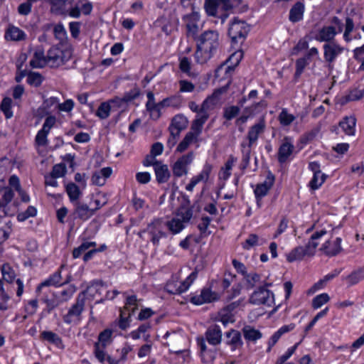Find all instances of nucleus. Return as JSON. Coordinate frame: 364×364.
<instances>
[{
  "mask_svg": "<svg viewBox=\"0 0 364 364\" xmlns=\"http://www.w3.org/2000/svg\"><path fill=\"white\" fill-rule=\"evenodd\" d=\"M85 304V294L82 292L78 294L76 302L69 309L68 314L63 316V321L66 323H71L80 320V316L84 310Z\"/></svg>",
  "mask_w": 364,
  "mask_h": 364,
  "instance_id": "9",
  "label": "nucleus"
},
{
  "mask_svg": "<svg viewBox=\"0 0 364 364\" xmlns=\"http://www.w3.org/2000/svg\"><path fill=\"white\" fill-rule=\"evenodd\" d=\"M250 31V25L238 17H235L229 25L228 34L232 43L241 44L245 41Z\"/></svg>",
  "mask_w": 364,
  "mask_h": 364,
  "instance_id": "3",
  "label": "nucleus"
},
{
  "mask_svg": "<svg viewBox=\"0 0 364 364\" xmlns=\"http://www.w3.org/2000/svg\"><path fill=\"white\" fill-rule=\"evenodd\" d=\"M1 272L4 280L9 283L13 282L16 278L14 270L7 264H5L2 266Z\"/></svg>",
  "mask_w": 364,
  "mask_h": 364,
  "instance_id": "53",
  "label": "nucleus"
},
{
  "mask_svg": "<svg viewBox=\"0 0 364 364\" xmlns=\"http://www.w3.org/2000/svg\"><path fill=\"white\" fill-rule=\"evenodd\" d=\"M65 190L71 202L77 201L80 198L81 192L79 187L75 183H68Z\"/></svg>",
  "mask_w": 364,
  "mask_h": 364,
  "instance_id": "44",
  "label": "nucleus"
},
{
  "mask_svg": "<svg viewBox=\"0 0 364 364\" xmlns=\"http://www.w3.org/2000/svg\"><path fill=\"white\" fill-rule=\"evenodd\" d=\"M148 101L146 104V109L150 114V117L153 119H158L159 118V105L154 102V95L153 92H149L147 93Z\"/></svg>",
  "mask_w": 364,
  "mask_h": 364,
  "instance_id": "31",
  "label": "nucleus"
},
{
  "mask_svg": "<svg viewBox=\"0 0 364 364\" xmlns=\"http://www.w3.org/2000/svg\"><path fill=\"white\" fill-rule=\"evenodd\" d=\"M309 65V62H306L305 59L301 58L296 60V71L294 73V78L297 80L300 77L301 75L304 72L305 68Z\"/></svg>",
  "mask_w": 364,
  "mask_h": 364,
  "instance_id": "63",
  "label": "nucleus"
},
{
  "mask_svg": "<svg viewBox=\"0 0 364 364\" xmlns=\"http://www.w3.org/2000/svg\"><path fill=\"white\" fill-rule=\"evenodd\" d=\"M220 46L219 33L217 31H204L197 39V50L195 58L197 63L203 64L215 54Z\"/></svg>",
  "mask_w": 364,
  "mask_h": 364,
  "instance_id": "1",
  "label": "nucleus"
},
{
  "mask_svg": "<svg viewBox=\"0 0 364 364\" xmlns=\"http://www.w3.org/2000/svg\"><path fill=\"white\" fill-rule=\"evenodd\" d=\"M225 344L229 346L232 351L241 348L243 346L242 336L240 331L230 329L225 333Z\"/></svg>",
  "mask_w": 364,
  "mask_h": 364,
  "instance_id": "20",
  "label": "nucleus"
},
{
  "mask_svg": "<svg viewBox=\"0 0 364 364\" xmlns=\"http://www.w3.org/2000/svg\"><path fill=\"white\" fill-rule=\"evenodd\" d=\"M181 335L175 331H166L163 336V339L166 341L164 342L163 345L168 347H174L179 341H181Z\"/></svg>",
  "mask_w": 364,
  "mask_h": 364,
  "instance_id": "37",
  "label": "nucleus"
},
{
  "mask_svg": "<svg viewBox=\"0 0 364 364\" xmlns=\"http://www.w3.org/2000/svg\"><path fill=\"white\" fill-rule=\"evenodd\" d=\"M353 58L360 63L359 70L364 71V44L353 50Z\"/></svg>",
  "mask_w": 364,
  "mask_h": 364,
  "instance_id": "61",
  "label": "nucleus"
},
{
  "mask_svg": "<svg viewBox=\"0 0 364 364\" xmlns=\"http://www.w3.org/2000/svg\"><path fill=\"white\" fill-rule=\"evenodd\" d=\"M140 94L139 89L134 88L130 91L126 92L122 98L116 97L111 101V103L116 105L117 106H122L124 104L129 102L133 100L136 99Z\"/></svg>",
  "mask_w": 364,
  "mask_h": 364,
  "instance_id": "32",
  "label": "nucleus"
},
{
  "mask_svg": "<svg viewBox=\"0 0 364 364\" xmlns=\"http://www.w3.org/2000/svg\"><path fill=\"white\" fill-rule=\"evenodd\" d=\"M364 279V267H360L348 275L345 279L349 284L353 286L358 284L359 282Z\"/></svg>",
  "mask_w": 364,
  "mask_h": 364,
  "instance_id": "39",
  "label": "nucleus"
},
{
  "mask_svg": "<svg viewBox=\"0 0 364 364\" xmlns=\"http://www.w3.org/2000/svg\"><path fill=\"white\" fill-rule=\"evenodd\" d=\"M326 233L327 232L325 230H321L314 232L305 246L296 247L287 255V260L289 262H293L294 261L301 260L305 256H314L319 245L318 240Z\"/></svg>",
  "mask_w": 364,
  "mask_h": 364,
  "instance_id": "2",
  "label": "nucleus"
},
{
  "mask_svg": "<svg viewBox=\"0 0 364 364\" xmlns=\"http://www.w3.org/2000/svg\"><path fill=\"white\" fill-rule=\"evenodd\" d=\"M211 220V218L208 216L202 217L200 223L198 225V228L200 230L201 237H205L210 234V232L208 231V228Z\"/></svg>",
  "mask_w": 364,
  "mask_h": 364,
  "instance_id": "54",
  "label": "nucleus"
},
{
  "mask_svg": "<svg viewBox=\"0 0 364 364\" xmlns=\"http://www.w3.org/2000/svg\"><path fill=\"white\" fill-rule=\"evenodd\" d=\"M112 330L105 329L99 334L98 342L95 343V355L101 363L105 362L106 353L104 349L112 343Z\"/></svg>",
  "mask_w": 364,
  "mask_h": 364,
  "instance_id": "10",
  "label": "nucleus"
},
{
  "mask_svg": "<svg viewBox=\"0 0 364 364\" xmlns=\"http://www.w3.org/2000/svg\"><path fill=\"white\" fill-rule=\"evenodd\" d=\"M6 37L9 38L11 41H17L25 39L26 34L20 28L15 26H11L7 30Z\"/></svg>",
  "mask_w": 364,
  "mask_h": 364,
  "instance_id": "42",
  "label": "nucleus"
},
{
  "mask_svg": "<svg viewBox=\"0 0 364 364\" xmlns=\"http://www.w3.org/2000/svg\"><path fill=\"white\" fill-rule=\"evenodd\" d=\"M159 225V221H155L153 223L148 225L146 232L151 235V240L154 244L159 242L158 234L159 233V230L158 229V226Z\"/></svg>",
  "mask_w": 364,
  "mask_h": 364,
  "instance_id": "58",
  "label": "nucleus"
},
{
  "mask_svg": "<svg viewBox=\"0 0 364 364\" xmlns=\"http://www.w3.org/2000/svg\"><path fill=\"white\" fill-rule=\"evenodd\" d=\"M41 338L59 347L62 346L61 338L53 331H44L41 334Z\"/></svg>",
  "mask_w": 364,
  "mask_h": 364,
  "instance_id": "40",
  "label": "nucleus"
},
{
  "mask_svg": "<svg viewBox=\"0 0 364 364\" xmlns=\"http://www.w3.org/2000/svg\"><path fill=\"white\" fill-rule=\"evenodd\" d=\"M48 65L46 55L42 48H38L35 50L33 58L30 61V65L33 68H43Z\"/></svg>",
  "mask_w": 364,
  "mask_h": 364,
  "instance_id": "27",
  "label": "nucleus"
},
{
  "mask_svg": "<svg viewBox=\"0 0 364 364\" xmlns=\"http://www.w3.org/2000/svg\"><path fill=\"white\" fill-rule=\"evenodd\" d=\"M354 22L351 17L347 16L345 19V30L343 33V39L346 42H350L352 38L350 37V33L354 30Z\"/></svg>",
  "mask_w": 364,
  "mask_h": 364,
  "instance_id": "47",
  "label": "nucleus"
},
{
  "mask_svg": "<svg viewBox=\"0 0 364 364\" xmlns=\"http://www.w3.org/2000/svg\"><path fill=\"white\" fill-rule=\"evenodd\" d=\"M193 209L192 208L181 207L178 209L177 216L179 217L183 223H189L193 217Z\"/></svg>",
  "mask_w": 364,
  "mask_h": 364,
  "instance_id": "51",
  "label": "nucleus"
},
{
  "mask_svg": "<svg viewBox=\"0 0 364 364\" xmlns=\"http://www.w3.org/2000/svg\"><path fill=\"white\" fill-rule=\"evenodd\" d=\"M188 124V120L186 117L181 114L176 115L173 119L171 126L169 127L170 134L172 136V139H169L168 144L170 146L175 144L176 139L179 136L180 132L186 129Z\"/></svg>",
  "mask_w": 364,
  "mask_h": 364,
  "instance_id": "13",
  "label": "nucleus"
},
{
  "mask_svg": "<svg viewBox=\"0 0 364 364\" xmlns=\"http://www.w3.org/2000/svg\"><path fill=\"white\" fill-rule=\"evenodd\" d=\"M327 176L323 173H314L309 182V186L312 190L318 189L324 183Z\"/></svg>",
  "mask_w": 364,
  "mask_h": 364,
  "instance_id": "46",
  "label": "nucleus"
},
{
  "mask_svg": "<svg viewBox=\"0 0 364 364\" xmlns=\"http://www.w3.org/2000/svg\"><path fill=\"white\" fill-rule=\"evenodd\" d=\"M18 210V202L14 199V192L11 188H4L0 193V212L4 216H14Z\"/></svg>",
  "mask_w": 364,
  "mask_h": 364,
  "instance_id": "4",
  "label": "nucleus"
},
{
  "mask_svg": "<svg viewBox=\"0 0 364 364\" xmlns=\"http://www.w3.org/2000/svg\"><path fill=\"white\" fill-rule=\"evenodd\" d=\"M111 106L109 102H102L98 107L96 115L102 119H107L109 116Z\"/></svg>",
  "mask_w": 364,
  "mask_h": 364,
  "instance_id": "60",
  "label": "nucleus"
},
{
  "mask_svg": "<svg viewBox=\"0 0 364 364\" xmlns=\"http://www.w3.org/2000/svg\"><path fill=\"white\" fill-rule=\"evenodd\" d=\"M218 299V294L210 289H203L200 295H196L191 298V303L196 305H201L204 303H210Z\"/></svg>",
  "mask_w": 364,
  "mask_h": 364,
  "instance_id": "24",
  "label": "nucleus"
},
{
  "mask_svg": "<svg viewBox=\"0 0 364 364\" xmlns=\"http://www.w3.org/2000/svg\"><path fill=\"white\" fill-rule=\"evenodd\" d=\"M53 33L55 38L60 42L64 41L67 38V33L63 24L58 23L54 26Z\"/></svg>",
  "mask_w": 364,
  "mask_h": 364,
  "instance_id": "62",
  "label": "nucleus"
},
{
  "mask_svg": "<svg viewBox=\"0 0 364 364\" xmlns=\"http://www.w3.org/2000/svg\"><path fill=\"white\" fill-rule=\"evenodd\" d=\"M204 8L209 16H216L219 13L218 0H205Z\"/></svg>",
  "mask_w": 364,
  "mask_h": 364,
  "instance_id": "52",
  "label": "nucleus"
},
{
  "mask_svg": "<svg viewBox=\"0 0 364 364\" xmlns=\"http://www.w3.org/2000/svg\"><path fill=\"white\" fill-rule=\"evenodd\" d=\"M323 57L328 63H332L343 52L344 48L335 42L325 43L323 46Z\"/></svg>",
  "mask_w": 364,
  "mask_h": 364,
  "instance_id": "18",
  "label": "nucleus"
},
{
  "mask_svg": "<svg viewBox=\"0 0 364 364\" xmlns=\"http://www.w3.org/2000/svg\"><path fill=\"white\" fill-rule=\"evenodd\" d=\"M92 4L88 0H78L73 6L68 10V15L72 18H78L81 14L87 16L92 11Z\"/></svg>",
  "mask_w": 364,
  "mask_h": 364,
  "instance_id": "16",
  "label": "nucleus"
},
{
  "mask_svg": "<svg viewBox=\"0 0 364 364\" xmlns=\"http://www.w3.org/2000/svg\"><path fill=\"white\" fill-rule=\"evenodd\" d=\"M198 271L196 269L183 282H179L177 277L172 278L166 283L164 289L171 294H180L186 291L197 278Z\"/></svg>",
  "mask_w": 364,
  "mask_h": 364,
  "instance_id": "6",
  "label": "nucleus"
},
{
  "mask_svg": "<svg viewBox=\"0 0 364 364\" xmlns=\"http://www.w3.org/2000/svg\"><path fill=\"white\" fill-rule=\"evenodd\" d=\"M242 333L245 339L247 341L256 342L262 336V333L250 326H245L242 328Z\"/></svg>",
  "mask_w": 364,
  "mask_h": 364,
  "instance_id": "36",
  "label": "nucleus"
},
{
  "mask_svg": "<svg viewBox=\"0 0 364 364\" xmlns=\"http://www.w3.org/2000/svg\"><path fill=\"white\" fill-rule=\"evenodd\" d=\"M356 119L355 117H345L338 124L343 132L348 136H353L355 132Z\"/></svg>",
  "mask_w": 364,
  "mask_h": 364,
  "instance_id": "28",
  "label": "nucleus"
},
{
  "mask_svg": "<svg viewBox=\"0 0 364 364\" xmlns=\"http://www.w3.org/2000/svg\"><path fill=\"white\" fill-rule=\"evenodd\" d=\"M242 58V52H235L232 53L225 62L221 64L215 70L216 75L218 73L225 67V72L234 70V68L239 64Z\"/></svg>",
  "mask_w": 364,
  "mask_h": 364,
  "instance_id": "26",
  "label": "nucleus"
},
{
  "mask_svg": "<svg viewBox=\"0 0 364 364\" xmlns=\"http://www.w3.org/2000/svg\"><path fill=\"white\" fill-rule=\"evenodd\" d=\"M12 100L10 97H4L1 103L0 109L3 112L6 119H10L13 117V112L11 110Z\"/></svg>",
  "mask_w": 364,
  "mask_h": 364,
  "instance_id": "48",
  "label": "nucleus"
},
{
  "mask_svg": "<svg viewBox=\"0 0 364 364\" xmlns=\"http://www.w3.org/2000/svg\"><path fill=\"white\" fill-rule=\"evenodd\" d=\"M94 213L95 210L90 209L87 205L82 204L78 202L76 203L75 214H76L80 219L82 220H87L91 216H92Z\"/></svg>",
  "mask_w": 364,
  "mask_h": 364,
  "instance_id": "33",
  "label": "nucleus"
},
{
  "mask_svg": "<svg viewBox=\"0 0 364 364\" xmlns=\"http://www.w3.org/2000/svg\"><path fill=\"white\" fill-rule=\"evenodd\" d=\"M183 19L186 25L188 36L195 38L199 31L200 16L198 12L193 11L190 14L184 15Z\"/></svg>",
  "mask_w": 364,
  "mask_h": 364,
  "instance_id": "17",
  "label": "nucleus"
},
{
  "mask_svg": "<svg viewBox=\"0 0 364 364\" xmlns=\"http://www.w3.org/2000/svg\"><path fill=\"white\" fill-rule=\"evenodd\" d=\"M336 34L337 31L335 26H324L319 31L316 40L320 42L330 43L332 42Z\"/></svg>",
  "mask_w": 364,
  "mask_h": 364,
  "instance_id": "29",
  "label": "nucleus"
},
{
  "mask_svg": "<svg viewBox=\"0 0 364 364\" xmlns=\"http://www.w3.org/2000/svg\"><path fill=\"white\" fill-rule=\"evenodd\" d=\"M198 346L200 348L202 362L205 364L213 363L216 358V350L208 349L203 338L198 339Z\"/></svg>",
  "mask_w": 364,
  "mask_h": 364,
  "instance_id": "23",
  "label": "nucleus"
},
{
  "mask_svg": "<svg viewBox=\"0 0 364 364\" xmlns=\"http://www.w3.org/2000/svg\"><path fill=\"white\" fill-rule=\"evenodd\" d=\"M266 123L264 117L260 118L258 122L249 128L247 139L248 141H250V144H255L257 142L259 135L264 133Z\"/></svg>",
  "mask_w": 364,
  "mask_h": 364,
  "instance_id": "22",
  "label": "nucleus"
},
{
  "mask_svg": "<svg viewBox=\"0 0 364 364\" xmlns=\"http://www.w3.org/2000/svg\"><path fill=\"white\" fill-rule=\"evenodd\" d=\"M299 343H296L294 346L291 347L287 350V351L280 356L277 360L276 364H285L286 361L294 353L296 349L297 348Z\"/></svg>",
  "mask_w": 364,
  "mask_h": 364,
  "instance_id": "64",
  "label": "nucleus"
},
{
  "mask_svg": "<svg viewBox=\"0 0 364 364\" xmlns=\"http://www.w3.org/2000/svg\"><path fill=\"white\" fill-rule=\"evenodd\" d=\"M304 13V4L301 2H296L289 11V21L296 23L303 19Z\"/></svg>",
  "mask_w": 364,
  "mask_h": 364,
  "instance_id": "30",
  "label": "nucleus"
},
{
  "mask_svg": "<svg viewBox=\"0 0 364 364\" xmlns=\"http://www.w3.org/2000/svg\"><path fill=\"white\" fill-rule=\"evenodd\" d=\"M159 155V142L154 143L149 154L146 156L142 161V164L146 166H152L154 167L156 181L159 183V162L156 156Z\"/></svg>",
  "mask_w": 364,
  "mask_h": 364,
  "instance_id": "14",
  "label": "nucleus"
},
{
  "mask_svg": "<svg viewBox=\"0 0 364 364\" xmlns=\"http://www.w3.org/2000/svg\"><path fill=\"white\" fill-rule=\"evenodd\" d=\"M240 112V107L237 105H232L224 108L223 117L226 120H232L236 117Z\"/></svg>",
  "mask_w": 364,
  "mask_h": 364,
  "instance_id": "49",
  "label": "nucleus"
},
{
  "mask_svg": "<svg viewBox=\"0 0 364 364\" xmlns=\"http://www.w3.org/2000/svg\"><path fill=\"white\" fill-rule=\"evenodd\" d=\"M237 158L232 155H230L227 161L225 164V166L221 168L222 178L224 180H227L231 175V169L234 164L237 162Z\"/></svg>",
  "mask_w": 364,
  "mask_h": 364,
  "instance_id": "45",
  "label": "nucleus"
},
{
  "mask_svg": "<svg viewBox=\"0 0 364 364\" xmlns=\"http://www.w3.org/2000/svg\"><path fill=\"white\" fill-rule=\"evenodd\" d=\"M262 242H259V239L257 235L250 234L245 241L242 244L243 249L250 250L251 247L256 245H261Z\"/></svg>",
  "mask_w": 364,
  "mask_h": 364,
  "instance_id": "57",
  "label": "nucleus"
},
{
  "mask_svg": "<svg viewBox=\"0 0 364 364\" xmlns=\"http://www.w3.org/2000/svg\"><path fill=\"white\" fill-rule=\"evenodd\" d=\"M294 150V146L291 139L284 137L278 150V161L280 164L285 163Z\"/></svg>",
  "mask_w": 364,
  "mask_h": 364,
  "instance_id": "21",
  "label": "nucleus"
},
{
  "mask_svg": "<svg viewBox=\"0 0 364 364\" xmlns=\"http://www.w3.org/2000/svg\"><path fill=\"white\" fill-rule=\"evenodd\" d=\"M75 287L73 286H69L66 289L62 290L59 295L57 296V294H55V296L60 300V301L64 302L68 301L69 299H70L74 293L75 292Z\"/></svg>",
  "mask_w": 364,
  "mask_h": 364,
  "instance_id": "55",
  "label": "nucleus"
},
{
  "mask_svg": "<svg viewBox=\"0 0 364 364\" xmlns=\"http://www.w3.org/2000/svg\"><path fill=\"white\" fill-rule=\"evenodd\" d=\"M224 92L223 89H218L214 91L211 96L207 97L200 107V112L196 119L192 122L198 126L203 127V124L210 117L208 110L212 109L217 103L219 96Z\"/></svg>",
  "mask_w": 364,
  "mask_h": 364,
  "instance_id": "5",
  "label": "nucleus"
},
{
  "mask_svg": "<svg viewBox=\"0 0 364 364\" xmlns=\"http://www.w3.org/2000/svg\"><path fill=\"white\" fill-rule=\"evenodd\" d=\"M205 340L213 346H218L222 342V330L219 325H210L205 333Z\"/></svg>",
  "mask_w": 364,
  "mask_h": 364,
  "instance_id": "19",
  "label": "nucleus"
},
{
  "mask_svg": "<svg viewBox=\"0 0 364 364\" xmlns=\"http://www.w3.org/2000/svg\"><path fill=\"white\" fill-rule=\"evenodd\" d=\"M166 227L172 234H178L184 229L185 225L179 218H173L166 223Z\"/></svg>",
  "mask_w": 364,
  "mask_h": 364,
  "instance_id": "43",
  "label": "nucleus"
},
{
  "mask_svg": "<svg viewBox=\"0 0 364 364\" xmlns=\"http://www.w3.org/2000/svg\"><path fill=\"white\" fill-rule=\"evenodd\" d=\"M10 298L9 294L5 291L2 281L0 279V311H6L9 308V301Z\"/></svg>",
  "mask_w": 364,
  "mask_h": 364,
  "instance_id": "50",
  "label": "nucleus"
},
{
  "mask_svg": "<svg viewBox=\"0 0 364 364\" xmlns=\"http://www.w3.org/2000/svg\"><path fill=\"white\" fill-rule=\"evenodd\" d=\"M274 179V176L272 173H269L265 181L257 185L254 191L255 198H263L265 196L272 187Z\"/></svg>",
  "mask_w": 364,
  "mask_h": 364,
  "instance_id": "25",
  "label": "nucleus"
},
{
  "mask_svg": "<svg viewBox=\"0 0 364 364\" xmlns=\"http://www.w3.org/2000/svg\"><path fill=\"white\" fill-rule=\"evenodd\" d=\"M342 239L341 237L330 238L326 240L320 247L325 255L328 257H334L341 252L343 248L341 247Z\"/></svg>",
  "mask_w": 364,
  "mask_h": 364,
  "instance_id": "15",
  "label": "nucleus"
},
{
  "mask_svg": "<svg viewBox=\"0 0 364 364\" xmlns=\"http://www.w3.org/2000/svg\"><path fill=\"white\" fill-rule=\"evenodd\" d=\"M203 127L192 122L190 131L186 133L183 140L177 146L176 151L182 153L187 150L191 144L198 142Z\"/></svg>",
  "mask_w": 364,
  "mask_h": 364,
  "instance_id": "12",
  "label": "nucleus"
},
{
  "mask_svg": "<svg viewBox=\"0 0 364 364\" xmlns=\"http://www.w3.org/2000/svg\"><path fill=\"white\" fill-rule=\"evenodd\" d=\"M163 23L162 30L166 34L168 35L173 31L177 26V18L176 17L174 11L170 12L169 18L167 23H165V19L161 22Z\"/></svg>",
  "mask_w": 364,
  "mask_h": 364,
  "instance_id": "38",
  "label": "nucleus"
},
{
  "mask_svg": "<svg viewBox=\"0 0 364 364\" xmlns=\"http://www.w3.org/2000/svg\"><path fill=\"white\" fill-rule=\"evenodd\" d=\"M59 102V100L56 97H50L48 98H45L43 100L42 105L38 107L37 109V113L38 115L43 116V114H47L49 113L48 110L53 106H56L58 108V105Z\"/></svg>",
  "mask_w": 364,
  "mask_h": 364,
  "instance_id": "34",
  "label": "nucleus"
},
{
  "mask_svg": "<svg viewBox=\"0 0 364 364\" xmlns=\"http://www.w3.org/2000/svg\"><path fill=\"white\" fill-rule=\"evenodd\" d=\"M139 301L135 295L127 297L125 306L120 310L119 326L121 329L125 330L129 326V318L138 309Z\"/></svg>",
  "mask_w": 364,
  "mask_h": 364,
  "instance_id": "8",
  "label": "nucleus"
},
{
  "mask_svg": "<svg viewBox=\"0 0 364 364\" xmlns=\"http://www.w3.org/2000/svg\"><path fill=\"white\" fill-rule=\"evenodd\" d=\"M43 82L42 75L36 72H30L28 74L27 82L34 87H38Z\"/></svg>",
  "mask_w": 364,
  "mask_h": 364,
  "instance_id": "59",
  "label": "nucleus"
},
{
  "mask_svg": "<svg viewBox=\"0 0 364 364\" xmlns=\"http://www.w3.org/2000/svg\"><path fill=\"white\" fill-rule=\"evenodd\" d=\"M330 300L328 294L323 293L315 296L312 300V307L314 309L320 308L323 304H326Z\"/></svg>",
  "mask_w": 364,
  "mask_h": 364,
  "instance_id": "56",
  "label": "nucleus"
},
{
  "mask_svg": "<svg viewBox=\"0 0 364 364\" xmlns=\"http://www.w3.org/2000/svg\"><path fill=\"white\" fill-rule=\"evenodd\" d=\"M249 301L255 305L263 304L271 306L274 302V294L264 287H259L251 294Z\"/></svg>",
  "mask_w": 364,
  "mask_h": 364,
  "instance_id": "11",
  "label": "nucleus"
},
{
  "mask_svg": "<svg viewBox=\"0 0 364 364\" xmlns=\"http://www.w3.org/2000/svg\"><path fill=\"white\" fill-rule=\"evenodd\" d=\"M12 231V223L11 220H4L0 216V245L6 241Z\"/></svg>",
  "mask_w": 364,
  "mask_h": 364,
  "instance_id": "35",
  "label": "nucleus"
},
{
  "mask_svg": "<svg viewBox=\"0 0 364 364\" xmlns=\"http://www.w3.org/2000/svg\"><path fill=\"white\" fill-rule=\"evenodd\" d=\"M244 279L247 289H253L257 284L261 283V275L256 272L247 273Z\"/></svg>",
  "mask_w": 364,
  "mask_h": 364,
  "instance_id": "41",
  "label": "nucleus"
},
{
  "mask_svg": "<svg viewBox=\"0 0 364 364\" xmlns=\"http://www.w3.org/2000/svg\"><path fill=\"white\" fill-rule=\"evenodd\" d=\"M72 56L70 50H61L58 47L50 48L46 55L48 65L52 68H57L65 64Z\"/></svg>",
  "mask_w": 364,
  "mask_h": 364,
  "instance_id": "7",
  "label": "nucleus"
}]
</instances>
